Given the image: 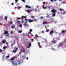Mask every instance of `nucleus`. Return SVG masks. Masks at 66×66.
Wrapping results in <instances>:
<instances>
[{"label":"nucleus","mask_w":66,"mask_h":66,"mask_svg":"<svg viewBox=\"0 0 66 66\" xmlns=\"http://www.w3.org/2000/svg\"><path fill=\"white\" fill-rule=\"evenodd\" d=\"M4 57H5V56L4 55H3V59H4Z\"/></svg>","instance_id":"53"},{"label":"nucleus","mask_w":66,"mask_h":66,"mask_svg":"<svg viewBox=\"0 0 66 66\" xmlns=\"http://www.w3.org/2000/svg\"><path fill=\"white\" fill-rule=\"evenodd\" d=\"M30 47L29 46H27V48H30Z\"/></svg>","instance_id":"34"},{"label":"nucleus","mask_w":66,"mask_h":66,"mask_svg":"<svg viewBox=\"0 0 66 66\" xmlns=\"http://www.w3.org/2000/svg\"><path fill=\"white\" fill-rule=\"evenodd\" d=\"M30 32H32V29H30Z\"/></svg>","instance_id":"39"},{"label":"nucleus","mask_w":66,"mask_h":66,"mask_svg":"<svg viewBox=\"0 0 66 66\" xmlns=\"http://www.w3.org/2000/svg\"><path fill=\"white\" fill-rule=\"evenodd\" d=\"M11 4L12 5H14V3H12Z\"/></svg>","instance_id":"57"},{"label":"nucleus","mask_w":66,"mask_h":66,"mask_svg":"<svg viewBox=\"0 0 66 66\" xmlns=\"http://www.w3.org/2000/svg\"><path fill=\"white\" fill-rule=\"evenodd\" d=\"M5 18L6 20H7V16L5 17Z\"/></svg>","instance_id":"24"},{"label":"nucleus","mask_w":66,"mask_h":66,"mask_svg":"<svg viewBox=\"0 0 66 66\" xmlns=\"http://www.w3.org/2000/svg\"><path fill=\"white\" fill-rule=\"evenodd\" d=\"M43 4H45V2H43Z\"/></svg>","instance_id":"55"},{"label":"nucleus","mask_w":66,"mask_h":66,"mask_svg":"<svg viewBox=\"0 0 66 66\" xmlns=\"http://www.w3.org/2000/svg\"><path fill=\"white\" fill-rule=\"evenodd\" d=\"M47 22H43V24H47Z\"/></svg>","instance_id":"14"},{"label":"nucleus","mask_w":66,"mask_h":66,"mask_svg":"<svg viewBox=\"0 0 66 66\" xmlns=\"http://www.w3.org/2000/svg\"><path fill=\"white\" fill-rule=\"evenodd\" d=\"M24 18H27V16H24Z\"/></svg>","instance_id":"50"},{"label":"nucleus","mask_w":66,"mask_h":66,"mask_svg":"<svg viewBox=\"0 0 66 66\" xmlns=\"http://www.w3.org/2000/svg\"><path fill=\"white\" fill-rule=\"evenodd\" d=\"M14 59L15 58H14L13 57H12L11 59V61H13V60H14Z\"/></svg>","instance_id":"15"},{"label":"nucleus","mask_w":66,"mask_h":66,"mask_svg":"<svg viewBox=\"0 0 66 66\" xmlns=\"http://www.w3.org/2000/svg\"><path fill=\"white\" fill-rule=\"evenodd\" d=\"M35 10H36V11H35V12H37V9H35Z\"/></svg>","instance_id":"33"},{"label":"nucleus","mask_w":66,"mask_h":66,"mask_svg":"<svg viewBox=\"0 0 66 66\" xmlns=\"http://www.w3.org/2000/svg\"><path fill=\"white\" fill-rule=\"evenodd\" d=\"M52 49H53V50H55V49H54V48H52Z\"/></svg>","instance_id":"58"},{"label":"nucleus","mask_w":66,"mask_h":66,"mask_svg":"<svg viewBox=\"0 0 66 66\" xmlns=\"http://www.w3.org/2000/svg\"><path fill=\"white\" fill-rule=\"evenodd\" d=\"M61 32L62 34H64V33H66V31H65L64 30H62Z\"/></svg>","instance_id":"8"},{"label":"nucleus","mask_w":66,"mask_h":66,"mask_svg":"<svg viewBox=\"0 0 66 66\" xmlns=\"http://www.w3.org/2000/svg\"><path fill=\"white\" fill-rule=\"evenodd\" d=\"M22 18H24V16H22L21 17Z\"/></svg>","instance_id":"49"},{"label":"nucleus","mask_w":66,"mask_h":66,"mask_svg":"<svg viewBox=\"0 0 66 66\" xmlns=\"http://www.w3.org/2000/svg\"><path fill=\"white\" fill-rule=\"evenodd\" d=\"M42 33V32H40L39 33V34H41Z\"/></svg>","instance_id":"59"},{"label":"nucleus","mask_w":66,"mask_h":66,"mask_svg":"<svg viewBox=\"0 0 66 66\" xmlns=\"http://www.w3.org/2000/svg\"><path fill=\"white\" fill-rule=\"evenodd\" d=\"M10 33H11V34H13V32L12 31H11L10 32Z\"/></svg>","instance_id":"31"},{"label":"nucleus","mask_w":66,"mask_h":66,"mask_svg":"<svg viewBox=\"0 0 66 66\" xmlns=\"http://www.w3.org/2000/svg\"><path fill=\"white\" fill-rule=\"evenodd\" d=\"M22 51L23 52H25L26 51V50H25V49H24V48H22Z\"/></svg>","instance_id":"13"},{"label":"nucleus","mask_w":66,"mask_h":66,"mask_svg":"<svg viewBox=\"0 0 66 66\" xmlns=\"http://www.w3.org/2000/svg\"><path fill=\"white\" fill-rule=\"evenodd\" d=\"M25 21H28V19H25Z\"/></svg>","instance_id":"45"},{"label":"nucleus","mask_w":66,"mask_h":66,"mask_svg":"<svg viewBox=\"0 0 66 66\" xmlns=\"http://www.w3.org/2000/svg\"><path fill=\"white\" fill-rule=\"evenodd\" d=\"M21 18H17V19L18 20H19V19H21Z\"/></svg>","instance_id":"23"},{"label":"nucleus","mask_w":66,"mask_h":66,"mask_svg":"<svg viewBox=\"0 0 66 66\" xmlns=\"http://www.w3.org/2000/svg\"><path fill=\"white\" fill-rule=\"evenodd\" d=\"M38 46H40V43L39 42H38Z\"/></svg>","instance_id":"30"},{"label":"nucleus","mask_w":66,"mask_h":66,"mask_svg":"<svg viewBox=\"0 0 66 66\" xmlns=\"http://www.w3.org/2000/svg\"><path fill=\"white\" fill-rule=\"evenodd\" d=\"M26 60H28V57H27L26 58Z\"/></svg>","instance_id":"61"},{"label":"nucleus","mask_w":66,"mask_h":66,"mask_svg":"<svg viewBox=\"0 0 66 66\" xmlns=\"http://www.w3.org/2000/svg\"><path fill=\"white\" fill-rule=\"evenodd\" d=\"M43 8L44 9H47V7H43Z\"/></svg>","instance_id":"32"},{"label":"nucleus","mask_w":66,"mask_h":66,"mask_svg":"<svg viewBox=\"0 0 66 66\" xmlns=\"http://www.w3.org/2000/svg\"><path fill=\"white\" fill-rule=\"evenodd\" d=\"M22 25L21 24H20L19 25V27L20 28H21V27H22Z\"/></svg>","instance_id":"20"},{"label":"nucleus","mask_w":66,"mask_h":66,"mask_svg":"<svg viewBox=\"0 0 66 66\" xmlns=\"http://www.w3.org/2000/svg\"><path fill=\"white\" fill-rule=\"evenodd\" d=\"M42 33H44V31H42Z\"/></svg>","instance_id":"52"},{"label":"nucleus","mask_w":66,"mask_h":66,"mask_svg":"<svg viewBox=\"0 0 66 66\" xmlns=\"http://www.w3.org/2000/svg\"><path fill=\"white\" fill-rule=\"evenodd\" d=\"M9 36H10V35H6L5 36H6H6L9 37Z\"/></svg>","instance_id":"51"},{"label":"nucleus","mask_w":66,"mask_h":66,"mask_svg":"<svg viewBox=\"0 0 66 66\" xmlns=\"http://www.w3.org/2000/svg\"><path fill=\"white\" fill-rule=\"evenodd\" d=\"M37 21V20H36V19H35L34 20H33V21Z\"/></svg>","instance_id":"36"},{"label":"nucleus","mask_w":66,"mask_h":66,"mask_svg":"<svg viewBox=\"0 0 66 66\" xmlns=\"http://www.w3.org/2000/svg\"><path fill=\"white\" fill-rule=\"evenodd\" d=\"M48 31H49V29H47L46 30V32H48Z\"/></svg>","instance_id":"35"},{"label":"nucleus","mask_w":66,"mask_h":66,"mask_svg":"<svg viewBox=\"0 0 66 66\" xmlns=\"http://www.w3.org/2000/svg\"><path fill=\"white\" fill-rule=\"evenodd\" d=\"M52 22H53L54 21H53V20L52 19Z\"/></svg>","instance_id":"62"},{"label":"nucleus","mask_w":66,"mask_h":66,"mask_svg":"<svg viewBox=\"0 0 66 66\" xmlns=\"http://www.w3.org/2000/svg\"><path fill=\"white\" fill-rule=\"evenodd\" d=\"M56 11V10H55L54 9L52 10H51V12L52 13H53V14H52L53 17H54L55 16V12Z\"/></svg>","instance_id":"1"},{"label":"nucleus","mask_w":66,"mask_h":66,"mask_svg":"<svg viewBox=\"0 0 66 66\" xmlns=\"http://www.w3.org/2000/svg\"><path fill=\"white\" fill-rule=\"evenodd\" d=\"M22 32V31L20 30L19 31V33H21V32Z\"/></svg>","instance_id":"19"},{"label":"nucleus","mask_w":66,"mask_h":66,"mask_svg":"<svg viewBox=\"0 0 66 66\" xmlns=\"http://www.w3.org/2000/svg\"><path fill=\"white\" fill-rule=\"evenodd\" d=\"M11 63L12 64H13L14 66L15 65V61L14 60H12L11 61Z\"/></svg>","instance_id":"7"},{"label":"nucleus","mask_w":66,"mask_h":66,"mask_svg":"<svg viewBox=\"0 0 66 66\" xmlns=\"http://www.w3.org/2000/svg\"><path fill=\"white\" fill-rule=\"evenodd\" d=\"M15 42H16V41H15V40L14 41V44H15Z\"/></svg>","instance_id":"60"},{"label":"nucleus","mask_w":66,"mask_h":66,"mask_svg":"<svg viewBox=\"0 0 66 66\" xmlns=\"http://www.w3.org/2000/svg\"><path fill=\"white\" fill-rule=\"evenodd\" d=\"M26 36H29V35H27Z\"/></svg>","instance_id":"64"},{"label":"nucleus","mask_w":66,"mask_h":66,"mask_svg":"<svg viewBox=\"0 0 66 66\" xmlns=\"http://www.w3.org/2000/svg\"><path fill=\"white\" fill-rule=\"evenodd\" d=\"M4 33L5 35L7 34H8V31H5Z\"/></svg>","instance_id":"9"},{"label":"nucleus","mask_w":66,"mask_h":66,"mask_svg":"<svg viewBox=\"0 0 66 66\" xmlns=\"http://www.w3.org/2000/svg\"><path fill=\"white\" fill-rule=\"evenodd\" d=\"M65 13H66V12L65 11L63 12V14H65Z\"/></svg>","instance_id":"48"},{"label":"nucleus","mask_w":66,"mask_h":66,"mask_svg":"<svg viewBox=\"0 0 66 66\" xmlns=\"http://www.w3.org/2000/svg\"><path fill=\"white\" fill-rule=\"evenodd\" d=\"M18 49V47H17L16 48V49H15V50L16 51V50H17V49Z\"/></svg>","instance_id":"46"},{"label":"nucleus","mask_w":66,"mask_h":66,"mask_svg":"<svg viewBox=\"0 0 66 66\" xmlns=\"http://www.w3.org/2000/svg\"><path fill=\"white\" fill-rule=\"evenodd\" d=\"M2 42L3 44H5V43H6V40H3L2 41Z\"/></svg>","instance_id":"11"},{"label":"nucleus","mask_w":66,"mask_h":66,"mask_svg":"<svg viewBox=\"0 0 66 66\" xmlns=\"http://www.w3.org/2000/svg\"><path fill=\"white\" fill-rule=\"evenodd\" d=\"M56 40H54L53 41H52V42L53 43H56Z\"/></svg>","instance_id":"22"},{"label":"nucleus","mask_w":66,"mask_h":66,"mask_svg":"<svg viewBox=\"0 0 66 66\" xmlns=\"http://www.w3.org/2000/svg\"><path fill=\"white\" fill-rule=\"evenodd\" d=\"M60 11H62V9H60Z\"/></svg>","instance_id":"41"},{"label":"nucleus","mask_w":66,"mask_h":66,"mask_svg":"<svg viewBox=\"0 0 66 66\" xmlns=\"http://www.w3.org/2000/svg\"><path fill=\"white\" fill-rule=\"evenodd\" d=\"M6 45H8L9 44V43L7 42H6Z\"/></svg>","instance_id":"47"},{"label":"nucleus","mask_w":66,"mask_h":66,"mask_svg":"<svg viewBox=\"0 0 66 66\" xmlns=\"http://www.w3.org/2000/svg\"><path fill=\"white\" fill-rule=\"evenodd\" d=\"M44 17L43 16H41L40 17V18H43Z\"/></svg>","instance_id":"43"},{"label":"nucleus","mask_w":66,"mask_h":66,"mask_svg":"<svg viewBox=\"0 0 66 66\" xmlns=\"http://www.w3.org/2000/svg\"><path fill=\"white\" fill-rule=\"evenodd\" d=\"M26 56L24 55H23L22 56V57L23 59H26Z\"/></svg>","instance_id":"12"},{"label":"nucleus","mask_w":66,"mask_h":66,"mask_svg":"<svg viewBox=\"0 0 66 66\" xmlns=\"http://www.w3.org/2000/svg\"><path fill=\"white\" fill-rule=\"evenodd\" d=\"M35 36L36 37H38V35H37L36 34L35 35Z\"/></svg>","instance_id":"28"},{"label":"nucleus","mask_w":66,"mask_h":66,"mask_svg":"<svg viewBox=\"0 0 66 66\" xmlns=\"http://www.w3.org/2000/svg\"><path fill=\"white\" fill-rule=\"evenodd\" d=\"M19 63H17V62H16L15 63V65L16 66V65H17V64H19V65L20 64H21V63L20 62V61H19Z\"/></svg>","instance_id":"6"},{"label":"nucleus","mask_w":66,"mask_h":66,"mask_svg":"<svg viewBox=\"0 0 66 66\" xmlns=\"http://www.w3.org/2000/svg\"><path fill=\"white\" fill-rule=\"evenodd\" d=\"M16 52V51L15 50V51L13 50L12 52H13V53H14V52Z\"/></svg>","instance_id":"25"},{"label":"nucleus","mask_w":66,"mask_h":66,"mask_svg":"<svg viewBox=\"0 0 66 66\" xmlns=\"http://www.w3.org/2000/svg\"><path fill=\"white\" fill-rule=\"evenodd\" d=\"M28 21L29 22H33V20H31V19H28Z\"/></svg>","instance_id":"4"},{"label":"nucleus","mask_w":66,"mask_h":66,"mask_svg":"<svg viewBox=\"0 0 66 66\" xmlns=\"http://www.w3.org/2000/svg\"><path fill=\"white\" fill-rule=\"evenodd\" d=\"M23 24L24 26L25 27H28V24L26 22H24Z\"/></svg>","instance_id":"3"},{"label":"nucleus","mask_w":66,"mask_h":66,"mask_svg":"<svg viewBox=\"0 0 66 66\" xmlns=\"http://www.w3.org/2000/svg\"><path fill=\"white\" fill-rule=\"evenodd\" d=\"M3 52V50H2L1 49L0 50V53H1V52Z\"/></svg>","instance_id":"26"},{"label":"nucleus","mask_w":66,"mask_h":66,"mask_svg":"<svg viewBox=\"0 0 66 66\" xmlns=\"http://www.w3.org/2000/svg\"><path fill=\"white\" fill-rule=\"evenodd\" d=\"M18 0H15V2H18Z\"/></svg>","instance_id":"40"},{"label":"nucleus","mask_w":66,"mask_h":66,"mask_svg":"<svg viewBox=\"0 0 66 66\" xmlns=\"http://www.w3.org/2000/svg\"><path fill=\"white\" fill-rule=\"evenodd\" d=\"M25 7L26 8H28V9H31V6H28V5H26Z\"/></svg>","instance_id":"5"},{"label":"nucleus","mask_w":66,"mask_h":66,"mask_svg":"<svg viewBox=\"0 0 66 66\" xmlns=\"http://www.w3.org/2000/svg\"><path fill=\"white\" fill-rule=\"evenodd\" d=\"M21 23H23V22H24V21H21Z\"/></svg>","instance_id":"37"},{"label":"nucleus","mask_w":66,"mask_h":66,"mask_svg":"<svg viewBox=\"0 0 66 66\" xmlns=\"http://www.w3.org/2000/svg\"><path fill=\"white\" fill-rule=\"evenodd\" d=\"M44 40H45V43H47V39H44Z\"/></svg>","instance_id":"21"},{"label":"nucleus","mask_w":66,"mask_h":66,"mask_svg":"<svg viewBox=\"0 0 66 66\" xmlns=\"http://www.w3.org/2000/svg\"><path fill=\"white\" fill-rule=\"evenodd\" d=\"M11 28H12V29L15 28V25H12L11 26Z\"/></svg>","instance_id":"10"},{"label":"nucleus","mask_w":66,"mask_h":66,"mask_svg":"<svg viewBox=\"0 0 66 66\" xmlns=\"http://www.w3.org/2000/svg\"><path fill=\"white\" fill-rule=\"evenodd\" d=\"M48 18H49V15H47L46 16Z\"/></svg>","instance_id":"42"},{"label":"nucleus","mask_w":66,"mask_h":66,"mask_svg":"<svg viewBox=\"0 0 66 66\" xmlns=\"http://www.w3.org/2000/svg\"><path fill=\"white\" fill-rule=\"evenodd\" d=\"M31 46V44H28V46H29L30 47Z\"/></svg>","instance_id":"29"},{"label":"nucleus","mask_w":66,"mask_h":66,"mask_svg":"<svg viewBox=\"0 0 66 66\" xmlns=\"http://www.w3.org/2000/svg\"><path fill=\"white\" fill-rule=\"evenodd\" d=\"M17 21H18V24H20V21L17 20Z\"/></svg>","instance_id":"16"},{"label":"nucleus","mask_w":66,"mask_h":66,"mask_svg":"<svg viewBox=\"0 0 66 66\" xmlns=\"http://www.w3.org/2000/svg\"><path fill=\"white\" fill-rule=\"evenodd\" d=\"M42 46H39V48H42Z\"/></svg>","instance_id":"56"},{"label":"nucleus","mask_w":66,"mask_h":66,"mask_svg":"<svg viewBox=\"0 0 66 66\" xmlns=\"http://www.w3.org/2000/svg\"><path fill=\"white\" fill-rule=\"evenodd\" d=\"M27 11L28 13H30V10H27Z\"/></svg>","instance_id":"18"},{"label":"nucleus","mask_w":66,"mask_h":66,"mask_svg":"<svg viewBox=\"0 0 66 66\" xmlns=\"http://www.w3.org/2000/svg\"><path fill=\"white\" fill-rule=\"evenodd\" d=\"M54 32V31H53V30H52L51 31H50V32L49 34H50L52 36H53V34H52V33H53Z\"/></svg>","instance_id":"2"},{"label":"nucleus","mask_w":66,"mask_h":66,"mask_svg":"<svg viewBox=\"0 0 66 66\" xmlns=\"http://www.w3.org/2000/svg\"><path fill=\"white\" fill-rule=\"evenodd\" d=\"M23 2H26V1H24V0H23L22 1Z\"/></svg>","instance_id":"54"},{"label":"nucleus","mask_w":66,"mask_h":66,"mask_svg":"<svg viewBox=\"0 0 66 66\" xmlns=\"http://www.w3.org/2000/svg\"><path fill=\"white\" fill-rule=\"evenodd\" d=\"M6 58H9L10 57V56H6Z\"/></svg>","instance_id":"27"},{"label":"nucleus","mask_w":66,"mask_h":66,"mask_svg":"<svg viewBox=\"0 0 66 66\" xmlns=\"http://www.w3.org/2000/svg\"><path fill=\"white\" fill-rule=\"evenodd\" d=\"M51 2H53V0H51Z\"/></svg>","instance_id":"63"},{"label":"nucleus","mask_w":66,"mask_h":66,"mask_svg":"<svg viewBox=\"0 0 66 66\" xmlns=\"http://www.w3.org/2000/svg\"><path fill=\"white\" fill-rule=\"evenodd\" d=\"M3 49L5 50V49H6V46H4L3 47Z\"/></svg>","instance_id":"17"},{"label":"nucleus","mask_w":66,"mask_h":66,"mask_svg":"<svg viewBox=\"0 0 66 66\" xmlns=\"http://www.w3.org/2000/svg\"><path fill=\"white\" fill-rule=\"evenodd\" d=\"M10 24H12L13 23V22L11 21L10 22Z\"/></svg>","instance_id":"44"},{"label":"nucleus","mask_w":66,"mask_h":66,"mask_svg":"<svg viewBox=\"0 0 66 66\" xmlns=\"http://www.w3.org/2000/svg\"><path fill=\"white\" fill-rule=\"evenodd\" d=\"M31 18H34V16H32L31 17Z\"/></svg>","instance_id":"38"}]
</instances>
